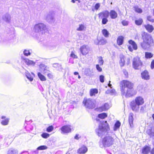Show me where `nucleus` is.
I'll return each instance as SVG.
<instances>
[{
  "instance_id": "1",
  "label": "nucleus",
  "mask_w": 154,
  "mask_h": 154,
  "mask_svg": "<svg viewBox=\"0 0 154 154\" xmlns=\"http://www.w3.org/2000/svg\"><path fill=\"white\" fill-rule=\"evenodd\" d=\"M120 87L122 96L128 97L133 95V84L132 83L127 80H123L121 83Z\"/></svg>"
},
{
  "instance_id": "2",
  "label": "nucleus",
  "mask_w": 154,
  "mask_h": 154,
  "mask_svg": "<svg viewBox=\"0 0 154 154\" xmlns=\"http://www.w3.org/2000/svg\"><path fill=\"white\" fill-rule=\"evenodd\" d=\"M114 134L111 131H109L106 134L101 141L99 142V145L101 148L109 147L111 146L114 141Z\"/></svg>"
},
{
  "instance_id": "3",
  "label": "nucleus",
  "mask_w": 154,
  "mask_h": 154,
  "mask_svg": "<svg viewBox=\"0 0 154 154\" xmlns=\"http://www.w3.org/2000/svg\"><path fill=\"white\" fill-rule=\"evenodd\" d=\"M143 42L141 43L142 48L144 49L149 48L153 44V39L152 36L149 34L144 32L142 34Z\"/></svg>"
},
{
  "instance_id": "4",
  "label": "nucleus",
  "mask_w": 154,
  "mask_h": 154,
  "mask_svg": "<svg viewBox=\"0 0 154 154\" xmlns=\"http://www.w3.org/2000/svg\"><path fill=\"white\" fill-rule=\"evenodd\" d=\"M109 127L107 122H103L99 125V128L96 130L97 134L99 136L102 137L109 132Z\"/></svg>"
},
{
  "instance_id": "5",
  "label": "nucleus",
  "mask_w": 154,
  "mask_h": 154,
  "mask_svg": "<svg viewBox=\"0 0 154 154\" xmlns=\"http://www.w3.org/2000/svg\"><path fill=\"white\" fill-rule=\"evenodd\" d=\"M144 101L143 98L140 97H137L134 100L132 101L130 103V106L132 110L137 112L139 111L140 106L142 105Z\"/></svg>"
},
{
  "instance_id": "6",
  "label": "nucleus",
  "mask_w": 154,
  "mask_h": 154,
  "mask_svg": "<svg viewBox=\"0 0 154 154\" xmlns=\"http://www.w3.org/2000/svg\"><path fill=\"white\" fill-rule=\"evenodd\" d=\"M34 29L35 32H41L42 34H44L48 31L46 26L43 23L35 24L34 26Z\"/></svg>"
},
{
  "instance_id": "7",
  "label": "nucleus",
  "mask_w": 154,
  "mask_h": 154,
  "mask_svg": "<svg viewBox=\"0 0 154 154\" xmlns=\"http://www.w3.org/2000/svg\"><path fill=\"white\" fill-rule=\"evenodd\" d=\"M82 103L85 108L89 109H93L95 106V101L90 98H85Z\"/></svg>"
},
{
  "instance_id": "8",
  "label": "nucleus",
  "mask_w": 154,
  "mask_h": 154,
  "mask_svg": "<svg viewBox=\"0 0 154 154\" xmlns=\"http://www.w3.org/2000/svg\"><path fill=\"white\" fill-rule=\"evenodd\" d=\"M142 65V63L138 57H136L133 59V65L135 69H139Z\"/></svg>"
},
{
  "instance_id": "9",
  "label": "nucleus",
  "mask_w": 154,
  "mask_h": 154,
  "mask_svg": "<svg viewBox=\"0 0 154 154\" xmlns=\"http://www.w3.org/2000/svg\"><path fill=\"white\" fill-rule=\"evenodd\" d=\"M61 133L63 134H68L71 131L72 126L69 125H65L60 128Z\"/></svg>"
},
{
  "instance_id": "10",
  "label": "nucleus",
  "mask_w": 154,
  "mask_h": 154,
  "mask_svg": "<svg viewBox=\"0 0 154 154\" xmlns=\"http://www.w3.org/2000/svg\"><path fill=\"white\" fill-rule=\"evenodd\" d=\"M39 70L43 74L48 73L50 72L49 67L43 64H41L39 65Z\"/></svg>"
},
{
  "instance_id": "11",
  "label": "nucleus",
  "mask_w": 154,
  "mask_h": 154,
  "mask_svg": "<svg viewBox=\"0 0 154 154\" xmlns=\"http://www.w3.org/2000/svg\"><path fill=\"white\" fill-rule=\"evenodd\" d=\"M80 50L81 53L83 55H86L89 51L88 47L87 45H83L81 47Z\"/></svg>"
},
{
  "instance_id": "12",
  "label": "nucleus",
  "mask_w": 154,
  "mask_h": 154,
  "mask_svg": "<svg viewBox=\"0 0 154 154\" xmlns=\"http://www.w3.org/2000/svg\"><path fill=\"white\" fill-rule=\"evenodd\" d=\"M21 58L28 66H34L35 63L33 61L29 60L28 58H25L23 56L21 57Z\"/></svg>"
},
{
  "instance_id": "13",
  "label": "nucleus",
  "mask_w": 154,
  "mask_h": 154,
  "mask_svg": "<svg viewBox=\"0 0 154 154\" xmlns=\"http://www.w3.org/2000/svg\"><path fill=\"white\" fill-rule=\"evenodd\" d=\"M141 77L143 79L146 80L150 79L149 72L146 70H145L141 73Z\"/></svg>"
},
{
  "instance_id": "14",
  "label": "nucleus",
  "mask_w": 154,
  "mask_h": 154,
  "mask_svg": "<svg viewBox=\"0 0 154 154\" xmlns=\"http://www.w3.org/2000/svg\"><path fill=\"white\" fill-rule=\"evenodd\" d=\"M1 119H2L1 122L2 125H8L10 120L9 118H6L5 116H3L1 117Z\"/></svg>"
},
{
  "instance_id": "15",
  "label": "nucleus",
  "mask_w": 154,
  "mask_h": 154,
  "mask_svg": "<svg viewBox=\"0 0 154 154\" xmlns=\"http://www.w3.org/2000/svg\"><path fill=\"white\" fill-rule=\"evenodd\" d=\"M151 147L148 146L146 145L142 149V153L143 154H148L150 152Z\"/></svg>"
},
{
  "instance_id": "16",
  "label": "nucleus",
  "mask_w": 154,
  "mask_h": 154,
  "mask_svg": "<svg viewBox=\"0 0 154 154\" xmlns=\"http://www.w3.org/2000/svg\"><path fill=\"white\" fill-rule=\"evenodd\" d=\"M88 151V148L85 146H83L77 150V152L79 154H83L86 153Z\"/></svg>"
},
{
  "instance_id": "17",
  "label": "nucleus",
  "mask_w": 154,
  "mask_h": 154,
  "mask_svg": "<svg viewBox=\"0 0 154 154\" xmlns=\"http://www.w3.org/2000/svg\"><path fill=\"white\" fill-rule=\"evenodd\" d=\"M109 15V12L107 11H105L99 14V16L100 18H107Z\"/></svg>"
},
{
  "instance_id": "18",
  "label": "nucleus",
  "mask_w": 154,
  "mask_h": 154,
  "mask_svg": "<svg viewBox=\"0 0 154 154\" xmlns=\"http://www.w3.org/2000/svg\"><path fill=\"white\" fill-rule=\"evenodd\" d=\"M146 133L151 138L154 139V128L151 127L148 129L146 131Z\"/></svg>"
},
{
  "instance_id": "19",
  "label": "nucleus",
  "mask_w": 154,
  "mask_h": 154,
  "mask_svg": "<svg viewBox=\"0 0 154 154\" xmlns=\"http://www.w3.org/2000/svg\"><path fill=\"white\" fill-rule=\"evenodd\" d=\"M134 116V114L132 113H130L129 116V122L131 128H132L133 127Z\"/></svg>"
},
{
  "instance_id": "20",
  "label": "nucleus",
  "mask_w": 154,
  "mask_h": 154,
  "mask_svg": "<svg viewBox=\"0 0 154 154\" xmlns=\"http://www.w3.org/2000/svg\"><path fill=\"white\" fill-rule=\"evenodd\" d=\"M2 19L6 22L9 23L11 21V17L9 14H6L3 16Z\"/></svg>"
},
{
  "instance_id": "21",
  "label": "nucleus",
  "mask_w": 154,
  "mask_h": 154,
  "mask_svg": "<svg viewBox=\"0 0 154 154\" xmlns=\"http://www.w3.org/2000/svg\"><path fill=\"white\" fill-rule=\"evenodd\" d=\"M109 108V106L108 104L105 103L103 106L99 108V110L100 111H102L108 110Z\"/></svg>"
},
{
  "instance_id": "22",
  "label": "nucleus",
  "mask_w": 154,
  "mask_h": 154,
  "mask_svg": "<svg viewBox=\"0 0 154 154\" xmlns=\"http://www.w3.org/2000/svg\"><path fill=\"white\" fill-rule=\"evenodd\" d=\"M110 17L112 19H115L118 16L117 13L114 10H112L109 13Z\"/></svg>"
},
{
  "instance_id": "23",
  "label": "nucleus",
  "mask_w": 154,
  "mask_h": 154,
  "mask_svg": "<svg viewBox=\"0 0 154 154\" xmlns=\"http://www.w3.org/2000/svg\"><path fill=\"white\" fill-rule=\"evenodd\" d=\"M46 20L49 23L53 22L54 21V16L52 14H49L46 17Z\"/></svg>"
},
{
  "instance_id": "24",
  "label": "nucleus",
  "mask_w": 154,
  "mask_h": 154,
  "mask_svg": "<svg viewBox=\"0 0 154 154\" xmlns=\"http://www.w3.org/2000/svg\"><path fill=\"white\" fill-rule=\"evenodd\" d=\"M18 150L13 148H11L9 149L7 153V154H17Z\"/></svg>"
},
{
  "instance_id": "25",
  "label": "nucleus",
  "mask_w": 154,
  "mask_h": 154,
  "mask_svg": "<svg viewBox=\"0 0 154 154\" xmlns=\"http://www.w3.org/2000/svg\"><path fill=\"white\" fill-rule=\"evenodd\" d=\"M144 27L147 31L149 32H152L154 29V28L152 26L149 24L145 25Z\"/></svg>"
},
{
  "instance_id": "26",
  "label": "nucleus",
  "mask_w": 154,
  "mask_h": 154,
  "mask_svg": "<svg viewBox=\"0 0 154 154\" xmlns=\"http://www.w3.org/2000/svg\"><path fill=\"white\" fill-rule=\"evenodd\" d=\"M98 93V90L96 88L91 89L90 91V94L91 96H94Z\"/></svg>"
},
{
  "instance_id": "27",
  "label": "nucleus",
  "mask_w": 154,
  "mask_h": 154,
  "mask_svg": "<svg viewBox=\"0 0 154 154\" xmlns=\"http://www.w3.org/2000/svg\"><path fill=\"white\" fill-rule=\"evenodd\" d=\"M86 26V25L84 24H81L79 25V27L77 28L76 30L78 31H82L85 30Z\"/></svg>"
},
{
  "instance_id": "28",
  "label": "nucleus",
  "mask_w": 154,
  "mask_h": 154,
  "mask_svg": "<svg viewBox=\"0 0 154 154\" xmlns=\"http://www.w3.org/2000/svg\"><path fill=\"white\" fill-rule=\"evenodd\" d=\"M123 40L124 37L122 36H119L117 40L118 44L119 45H121L123 43Z\"/></svg>"
},
{
  "instance_id": "29",
  "label": "nucleus",
  "mask_w": 154,
  "mask_h": 154,
  "mask_svg": "<svg viewBox=\"0 0 154 154\" xmlns=\"http://www.w3.org/2000/svg\"><path fill=\"white\" fill-rule=\"evenodd\" d=\"M129 43L132 46L133 49L135 50H137V46L135 42L132 40H130L128 41Z\"/></svg>"
},
{
  "instance_id": "30",
  "label": "nucleus",
  "mask_w": 154,
  "mask_h": 154,
  "mask_svg": "<svg viewBox=\"0 0 154 154\" xmlns=\"http://www.w3.org/2000/svg\"><path fill=\"white\" fill-rule=\"evenodd\" d=\"M120 64L121 66H123L124 65L125 61L124 56L123 55H120Z\"/></svg>"
},
{
  "instance_id": "31",
  "label": "nucleus",
  "mask_w": 154,
  "mask_h": 154,
  "mask_svg": "<svg viewBox=\"0 0 154 154\" xmlns=\"http://www.w3.org/2000/svg\"><path fill=\"white\" fill-rule=\"evenodd\" d=\"M25 75L27 78L30 81H32L33 80V77L27 71L25 72Z\"/></svg>"
},
{
  "instance_id": "32",
  "label": "nucleus",
  "mask_w": 154,
  "mask_h": 154,
  "mask_svg": "<svg viewBox=\"0 0 154 154\" xmlns=\"http://www.w3.org/2000/svg\"><path fill=\"white\" fill-rule=\"evenodd\" d=\"M38 78L42 81H45L46 80V78L40 72H39L38 73Z\"/></svg>"
},
{
  "instance_id": "33",
  "label": "nucleus",
  "mask_w": 154,
  "mask_h": 154,
  "mask_svg": "<svg viewBox=\"0 0 154 154\" xmlns=\"http://www.w3.org/2000/svg\"><path fill=\"white\" fill-rule=\"evenodd\" d=\"M121 125V123L117 121L114 125L113 128V130L116 131L118 128H119Z\"/></svg>"
},
{
  "instance_id": "34",
  "label": "nucleus",
  "mask_w": 154,
  "mask_h": 154,
  "mask_svg": "<svg viewBox=\"0 0 154 154\" xmlns=\"http://www.w3.org/2000/svg\"><path fill=\"white\" fill-rule=\"evenodd\" d=\"M103 35L105 37H109V33L106 29H103L102 30Z\"/></svg>"
},
{
  "instance_id": "35",
  "label": "nucleus",
  "mask_w": 154,
  "mask_h": 154,
  "mask_svg": "<svg viewBox=\"0 0 154 154\" xmlns=\"http://www.w3.org/2000/svg\"><path fill=\"white\" fill-rule=\"evenodd\" d=\"M153 54L150 52H145V57L146 58H150L152 57Z\"/></svg>"
},
{
  "instance_id": "36",
  "label": "nucleus",
  "mask_w": 154,
  "mask_h": 154,
  "mask_svg": "<svg viewBox=\"0 0 154 154\" xmlns=\"http://www.w3.org/2000/svg\"><path fill=\"white\" fill-rule=\"evenodd\" d=\"M53 66L54 68H55L58 70H60L61 69V66L60 64L58 63H54L53 65Z\"/></svg>"
},
{
  "instance_id": "37",
  "label": "nucleus",
  "mask_w": 154,
  "mask_h": 154,
  "mask_svg": "<svg viewBox=\"0 0 154 154\" xmlns=\"http://www.w3.org/2000/svg\"><path fill=\"white\" fill-rule=\"evenodd\" d=\"M107 117V115L105 113L100 114L98 115V117L101 119H104Z\"/></svg>"
},
{
  "instance_id": "38",
  "label": "nucleus",
  "mask_w": 154,
  "mask_h": 154,
  "mask_svg": "<svg viewBox=\"0 0 154 154\" xmlns=\"http://www.w3.org/2000/svg\"><path fill=\"white\" fill-rule=\"evenodd\" d=\"M23 54L24 55L26 56H28L30 55L31 53L29 50L26 49H25L23 51Z\"/></svg>"
},
{
  "instance_id": "39",
  "label": "nucleus",
  "mask_w": 154,
  "mask_h": 154,
  "mask_svg": "<svg viewBox=\"0 0 154 154\" xmlns=\"http://www.w3.org/2000/svg\"><path fill=\"white\" fill-rule=\"evenodd\" d=\"M143 22V20L142 19H139L135 20V24L138 26L140 25Z\"/></svg>"
},
{
  "instance_id": "40",
  "label": "nucleus",
  "mask_w": 154,
  "mask_h": 154,
  "mask_svg": "<svg viewBox=\"0 0 154 154\" xmlns=\"http://www.w3.org/2000/svg\"><path fill=\"white\" fill-rule=\"evenodd\" d=\"M47 147L45 145L41 146L37 148V149L38 150H42L46 149H47Z\"/></svg>"
},
{
  "instance_id": "41",
  "label": "nucleus",
  "mask_w": 154,
  "mask_h": 154,
  "mask_svg": "<svg viewBox=\"0 0 154 154\" xmlns=\"http://www.w3.org/2000/svg\"><path fill=\"white\" fill-rule=\"evenodd\" d=\"M49 134L46 133H43L41 134V136L44 138H47L49 137Z\"/></svg>"
},
{
  "instance_id": "42",
  "label": "nucleus",
  "mask_w": 154,
  "mask_h": 154,
  "mask_svg": "<svg viewBox=\"0 0 154 154\" xmlns=\"http://www.w3.org/2000/svg\"><path fill=\"white\" fill-rule=\"evenodd\" d=\"M134 10L136 12L139 13H141L142 12V10L137 7H134Z\"/></svg>"
},
{
  "instance_id": "43",
  "label": "nucleus",
  "mask_w": 154,
  "mask_h": 154,
  "mask_svg": "<svg viewBox=\"0 0 154 154\" xmlns=\"http://www.w3.org/2000/svg\"><path fill=\"white\" fill-rule=\"evenodd\" d=\"M53 127L52 125L50 126L47 128L46 131L48 132H51L53 130Z\"/></svg>"
},
{
  "instance_id": "44",
  "label": "nucleus",
  "mask_w": 154,
  "mask_h": 154,
  "mask_svg": "<svg viewBox=\"0 0 154 154\" xmlns=\"http://www.w3.org/2000/svg\"><path fill=\"white\" fill-rule=\"evenodd\" d=\"M102 23L103 24H105L108 21V20L107 18H102Z\"/></svg>"
},
{
  "instance_id": "45",
  "label": "nucleus",
  "mask_w": 154,
  "mask_h": 154,
  "mask_svg": "<svg viewBox=\"0 0 154 154\" xmlns=\"http://www.w3.org/2000/svg\"><path fill=\"white\" fill-rule=\"evenodd\" d=\"M70 56L74 59H76L78 58V57L76 55H75L73 52H72L71 53L70 55Z\"/></svg>"
},
{
  "instance_id": "46",
  "label": "nucleus",
  "mask_w": 154,
  "mask_h": 154,
  "mask_svg": "<svg viewBox=\"0 0 154 154\" xmlns=\"http://www.w3.org/2000/svg\"><path fill=\"white\" fill-rule=\"evenodd\" d=\"M99 63L100 65H102L103 63V60L102 59V57H99Z\"/></svg>"
},
{
  "instance_id": "47",
  "label": "nucleus",
  "mask_w": 154,
  "mask_h": 154,
  "mask_svg": "<svg viewBox=\"0 0 154 154\" xmlns=\"http://www.w3.org/2000/svg\"><path fill=\"white\" fill-rule=\"evenodd\" d=\"M147 20L152 22H154V19L152 18V17L150 16H148L147 18Z\"/></svg>"
},
{
  "instance_id": "48",
  "label": "nucleus",
  "mask_w": 154,
  "mask_h": 154,
  "mask_svg": "<svg viewBox=\"0 0 154 154\" xmlns=\"http://www.w3.org/2000/svg\"><path fill=\"white\" fill-rule=\"evenodd\" d=\"M100 81L102 83H103L104 82V77L103 75H100Z\"/></svg>"
},
{
  "instance_id": "49",
  "label": "nucleus",
  "mask_w": 154,
  "mask_h": 154,
  "mask_svg": "<svg viewBox=\"0 0 154 154\" xmlns=\"http://www.w3.org/2000/svg\"><path fill=\"white\" fill-rule=\"evenodd\" d=\"M122 23L124 26H127L128 25V22L127 21L123 20L122 22Z\"/></svg>"
},
{
  "instance_id": "50",
  "label": "nucleus",
  "mask_w": 154,
  "mask_h": 154,
  "mask_svg": "<svg viewBox=\"0 0 154 154\" xmlns=\"http://www.w3.org/2000/svg\"><path fill=\"white\" fill-rule=\"evenodd\" d=\"M96 68L97 70L99 72H101L102 70V69L100 66L99 65L97 64L96 65Z\"/></svg>"
},
{
  "instance_id": "51",
  "label": "nucleus",
  "mask_w": 154,
  "mask_h": 154,
  "mask_svg": "<svg viewBox=\"0 0 154 154\" xmlns=\"http://www.w3.org/2000/svg\"><path fill=\"white\" fill-rule=\"evenodd\" d=\"M48 77L49 79H52L53 77V75L52 73H48L47 74Z\"/></svg>"
},
{
  "instance_id": "52",
  "label": "nucleus",
  "mask_w": 154,
  "mask_h": 154,
  "mask_svg": "<svg viewBox=\"0 0 154 154\" xmlns=\"http://www.w3.org/2000/svg\"><path fill=\"white\" fill-rule=\"evenodd\" d=\"M100 44L101 43L102 44L104 45L106 43V41H105L104 39L100 40L99 42Z\"/></svg>"
},
{
  "instance_id": "53",
  "label": "nucleus",
  "mask_w": 154,
  "mask_h": 154,
  "mask_svg": "<svg viewBox=\"0 0 154 154\" xmlns=\"http://www.w3.org/2000/svg\"><path fill=\"white\" fill-rule=\"evenodd\" d=\"M151 67L152 69H154V60H152L151 62Z\"/></svg>"
},
{
  "instance_id": "54",
  "label": "nucleus",
  "mask_w": 154,
  "mask_h": 154,
  "mask_svg": "<svg viewBox=\"0 0 154 154\" xmlns=\"http://www.w3.org/2000/svg\"><path fill=\"white\" fill-rule=\"evenodd\" d=\"M123 72L125 75L126 77H127L128 75V73L126 71V70L125 69H123Z\"/></svg>"
},
{
  "instance_id": "55",
  "label": "nucleus",
  "mask_w": 154,
  "mask_h": 154,
  "mask_svg": "<svg viewBox=\"0 0 154 154\" xmlns=\"http://www.w3.org/2000/svg\"><path fill=\"white\" fill-rule=\"evenodd\" d=\"M100 6V5L99 3H97L95 6V9L97 10L98 8H99Z\"/></svg>"
},
{
  "instance_id": "56",
  "label": "nucleus",
  "mask_w": 154,
  "mask_h": 154,
  "mask_svg": "<svg viewBox=\"0 0 154 154\" xmlns=\"http://www.w3.org/2000/svg\"><path fill=\"white\" fill-rule=\"evenodd\" d=\"M128 49L130 51L132 52L133 51V49L132 48L131 46V45H128Z\"/></svg>"
},
{
  "instance_id": "57",
  "label": "nucleus",
  "mask_w": 154,
  "mask_h": 154,
  "mask_svg": "<svg viewBox=\"0 0 154 154\" xmlns=\"http://www.w3.org/2000/svg\"><path fill=\"white\" fill-rule=\"evenodd\" d=\"M75 1H77L79 3L81 2L80 0H71V2L73 3H75Z\"/></svg>"
},
{
  "instance_id": "58",
  "label": "nucleus",
  "mask_w": 154,
  "mask_h": 154,
  "mask_svg": "<svg viewBox=\"0 0 154 154\" xmlns=\"http://www.w3.org/2000/svg\"><path fill=\"white\" fill-rule=\"evenodd\" d=\"M144 107H143V106H141V108H140V112H143L144 111Z\"/></svg>"
},
{
  "instance_id": "59",
  "label": "nucleus",
  "mask_w": 154,
  "mask_h": 154,
  "mask_svg": "<svg viewBox=\"0 0 154 154\" xmlns=\"http://www.w3.org/2000/svg\"><path fill=\"white\" fill-rule=\"evenodd\" d=\"M79 134H76L75 137V139L76 140H78L79 138Z\"/></svg>"
},
{
  "instance_id": "60",
  "label": "nucleus",
  "mask_w": 154,
  "mask_h": 154,
  "mask_svg": "<svg viewBox=\"0 0 154 154\" xmlns=\"http://www.w3.org/2000/svg\"><path fill=\"white\" fill-rule=\"evenodd\" d=\"M150 152L151 154H154V148L152 149Z\"/></svg>"
},
{
  "instance_id": "61",
  "label": "nucleus",
  "mask_w": 154,
  "mask_h": 154,
  "mask_svg": "<svg viewBox=\"0 0 154 154\" xmlns=\"http://www.w3.org/2000/svg\"><path fill=\"white\" fill-rule=\"evenodd\" d=\"M21 154H28V153L27 151H24L21 152Z\"/></svg>"
},
{
  "instance_id": "62",
  "label": "nucleus",
  "mask_w": 154,
  "mask_h": 154,
  "mask_svg": "<svg viewBox=\"0 0 154 154\" xmlns=\"http://www.w3.org/2000/svg\"><path fill=\"white\" fill-rule=\"evenodd\" d=\"M110 82H111L110 81H109V83L108 84V86L109 87H110V88H112V85L111 84H110Z\"/></svg>"
},
{
  "instance_id": "63",
  "label": "nucleus",
  "mask_w": 154,
  "mask_h": 154,
  "mask_svg": "<svg viewBox=\"0 0 154 154\" xmlns=\"http://www.w3.org/2000/svg\"><path fill=\"white\" fill-rule=\"evenodd\" d=\"M78 74H79V73L77 72H74V74L75 75H78Z\"/></svg>"
},
{
  "instance_id": "64",
  "label": "nucleus",
  "mask_w": 154,
  "mask_h": 154,
  "mask_svg": "<svg viewBox=\"0 0 154 154\" xmlns=\"http://www.w3.org/2000/svg\"><path fill=\"white\" fill-rule=\"evenodd\" d=\"M87 71H90V69H88L86 70Z\"/></svg>"
}]
</instances>
